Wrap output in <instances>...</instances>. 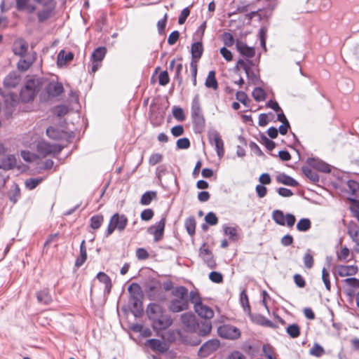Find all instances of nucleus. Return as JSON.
Masks as SVG:
<instances>
[{
  "label": "nucleus",
  "mask_w": 359,
  "mask_h": 359,
  "mask_svg": "<svg viewBox=\"0 0 359 359\" xmlns=\"http://www.w3.org/2000/svg\"><path fill=\"white\" fill-rule=\"evenodd\" d=\"M147 314L154 330H166L172 323L171 316L167 314L163 308L158 304L150 303L147 308Z\"/></svg>",
  "instance_id": "1"
},
{
  "label": "nucleus",
  "mask_w": 359,
  "mask_h": 359,
  "mask_svg": "<svg viewBox=\"0 0 359 359\" xmlns=\"http://www.w3.org/2000/svg\"><path fill=\"white\" fill-rule=\"evenodd\" d=\"M191 113L194 126L198 128H203L205 126V118L201 107L198 95H196L192 100Z\"/></svg>",
  "instance_id": "2"
},
{
  "label": "nucleus",
  "mask_w": 359,
  "mask_h": 359,
  "mask_svg": "<svg viewBox=\"0 0 359 359\" xmlns=\"http://www.w3.org/2000/svg\"><path fill=\"white\" fill-rule=\"evenodd\" d=\"M130 294V303L137 311H142V290L139 284L133 283L128 288Z\"/></svg>",
  "instance_id": "3"
},
{
  "label": "nucleus",
  "mask_w": 359,
  "mask_h": 359,
  "mask_svg": "<svg viewBox=\"0 0 359 359\" xmlns=\"http://www.w3.org/2000/svg\"><path fill=\"white\" fill-rule=\"evenodd\" d=\"M39 82L30 79L28 80L24 88L21 89L20 98L23 102H29L32 100L39 91Z\"/></svg>",
  "instance_id": "4"
},
{
  "label": "nucleus",
  "mask_w": 359,
  "mask_h": 359,
  "mask_svg": "<svg viewBox=\"0 0 359 359\" xmlns=\"http://www.w3.org/2000/svg\"><path fill=\"white\" fill-rule=\"evenodd\" d=\"M128 224V219L126 215L118 213L114 214L110 218L106 232V236H110L116 229L123 231Z\"/></svg>",
  "instance_id": "5"
},
{
  "label": "nucleus",
  "mask_w": 359,
  "mask_h": 359,
  "mask_svg": "<svg viewBox=\"0 0 359 359\" xmlns=\"http://www.w3.org/2000/svg\"><path fill=\"white\" fill-rule=\"evenodd\" d=\"M208 138L210 144L215 147L219 158H222L224 155V142L219 133L215 129L209 130L208 132Z\"/></svg>",
  "instance_id": "6"
},
{
  "label": "nucleus",
  "mask_w": 359,
  "mask_h": 359,
  "mask_svg": "<svg viewBox=\"0 0 359 359\" xmlns=\"http://www.w3.org/2000/svg\"><path fill=\"white\" fill-rule=\"evenodd\" d=\"M37 151L43 157L47 156H55L62 150V147L58 144H50L46 141H41L36 146Z\"/></svg>",
  "instance_id": "7"
},
{
  "label": "nucleus",
  "mask_w": 359,
  "mask_h": 359,
  "mask_svg": "<svg viewBox=\"0 0 359 359\" xmlns=\"http://www.w3.org/2000/svg\"><path fill=\"white\" fill-rule=\"evenodd\" d=\"M272 219L280 226H287L288 228H292L296 222V218L294 215L287 213L284 215L283 212L280 210H275L272 212Z\"/></svg>",
  "instance_id": "8"
},
{
  "label": "nucleus",
  "mask_w": 359,
  "mask_h": 359,
  "mask_svg": "<svg viewBox=\"0 0 359 359\" xmlns=\"http://www.w3.org/2000/svg\"><path fill=\"white\" fill-rule=\"evenodd\" d=\"M107 53L105 47H98L92 53L90 56V65L88 66V72L95 73L102 65V62Z\"/></svg>",
  "instance_id": "9"
},
{
  "label": "nucleus",
  "mask_w": 359,
  "mask_h": 359,
  "mask_svg": "<svg viewBox=\"0 0 359 359\" xmlns=\"http://www.w3.org/2000/svg\"><path fill=\"white\" fill-rule=\"evenodd\" d=\"M217 333L222 338L230 340H236L241 335L238 327L229 324L220 325L217 329Z\"/></svg>",
  "instance_id": "10"
},
{
  "label": "nucleus",
  "mask_w": 359,
  "mask_h": 359,
  "mask_svg": "<svg viewBox=\"0 0 359 359\" xmlns=\"http://www.w3.org/2000/svg\"><path fill=\"white\" fill-rule=\"evenodd\" d=\"M165 226V218L163 217L159 222L147 229L148 233L154 236L155 242L161 241L163 238L164 229Z\"/></svg>",
  "instance_id": "11"
},
{
  "label": "nucleus",
  "mask_w": 359,
  "mask_h": 359,
  "mask_svg": "<svg viewBox=\"0 0 359 359\" xmlns=\"http://www.w3.org/2000/svg\"><path fill=\"white\" fill-rule=\"evenodd\" d=\"M252 62L249 60L245 61L242 59H240L237 62V66H239L241 68H243L248 79L252 81L253 83H255L257 81L258 82L259 81V75L252 69Z\"/></svg>",
  "instance_id": "12"
},
{
  "label": "nucleus",
  "mask_w": 359,
  "mask_h": 359,
  "mask_svg": "<svg viewBox=\"0 0 359 359\" xmlns=\"http://www.w3.org/2000/svg\"><path fill=\"white\" fill-rule=\"evenodd\" d=\"M199 257L209 268L214 269L216 266V262L213 258L212 253L209 250L208 245L205 243L199 249Z\"/></svg>",
  "instance_id": "13"
},
{
  "label": "nucleus",
  "mask_w": 359,
  "mask_h": 359,
  "mask_svg": "<svg viewBox=\"0 0 359 359\" xmlns=\"http://www.w3.org/2000/svg\"><path fill=\"white\" fill-rule=\"evenodd\" d=\"M219 347V341L217 339H211L204 343L198 351V355L206 357L216 351Z\"/></svg>",
  "instance_id": "14"
},
{
  "label": "nucleus",
  "mask_w": 359,
  "mask_h": 359,
  "mask_svg": "<svg viewBox=\"0 0 359 359\" xmlns=\"http://www.w3.org/2000/svg\"><path fill=\"white\" fill-rule=\"evenodd\" d=\"M189 299L175 298L170 302L168 309L171 312L179 313L189 308Z\"/></svg>",
  "instance_id": "15"
},
{
  "label": "nucleus",
  "mask_w": 359,
  "mask_h": 359,
  "mask_svg": "<svg viewBox=\"0 0 359 359\" xmlns=\"http://www.w3.org/2000/svg\"><path fill=\"white\" fill-rule=\"evenodd\" d=\"M45 90L48 96L57 97L63 93L64 88L61 83L52 81L46 86Z\"/></svg>",
  "instance_id": "16"
},
{
  "label": "nucleus",
  "mask_w": 359,
  "mask_h": 359,
  "mask_svg": "<svg viewBox=\"0 0 359 359\" xmlns=\"http://www.w3.org/2000/svg\"><path fill=\"white\" fill-rule=\"evenodd\" d=\"M236 49L241 55L247 57L252 58L255 55V50L253 47L248 46L245 42L241 41H237Z\"/></svg>",
  "instance_id": "17"
},
{
  "label": "nucleus",
  "mask_w": 359,
  "mask_h": 359,
  "mask_svg": "<svg viewBox=\"0 0 359 359\" xmlns=\"http://www.w3.org/2000/svg\"><path fill=\"white\" fill-rule=\"evenodd\" d=\"M20 81V75L16 72H12L4 79V84L8 88H15Z\"/></svg>",
  "instance_id": "18"
},
{
  "label": "nucleus",
  "mask_w": 359,
  "mask_h": 359,
  "mask_svg": "<svg viewBox=\"0 0 359 359\" xmlns=\"http://www.w3.org/2000/svg\"><path fill=\"white\" fill-rule=\"evenodd\" d=\"M28 50V43L22 39H17L13 43V51L15 55L25 56Z\"/></svg>",
  "instance_id": "19"
},
{
  "label": "nucleus",
  "mask_w": 359,
  "mask_h": 359,
  "mask_svg": "<svg viewBox=\"0 0 359 359\" xmlns=\"http://www.w3.org/2000/svg\"><path fill=\"white\" fill-rule=\"evenodd\" d=\"M17 164V159L15 155L10 154L5 156L0 161V168L8 170L14 168Z\"/></svg>",
  "instance_id": "20"
},
{
  "label": "nucleus",
  "mask_w": 359,
  "mask_h": 359,
  "mask_svg": "<svg viewBox=\"0 0 359 359\" xmlns=\"http://www.w3.org/2000/svg\"><path fill=\"white\" fill-rule=\"evenodd\" d=\"M194 311L201 318L205 319H210L214 316L213 310L203 303L200 305L196 306Z\"/></svg>",
  "instance_id": "21"
},
{
  "label": "nucleus",
  "mask_w": 359,
  "mask_h": 359,
  "mask_svg": "<svg viewBox=\"0 0 359 359\" xmlns=\"http://www.w3.org/2000/svg\"><path fill=\"white\" fill-rule=\"evenodd\" d=\"M308 162L311 167L320 172L328 173L331 171L330 165L322 161L321 160L311 158L309 159Z\"/></svg>",
  "instance_id": "22"
},
{
  "label": "nucleus",
  "mask_w": 359,
  "mask_h": 359,
  "mask_svg": "<svg viewBox=\"0 0 359 359\" xmlns=\"http://www.w3.org/2000/svg\"><path fill=\"white\" fill-rule=\"evenodd\" d=\"M223 233L227 236L230 241H236L239 238L240 228L238 226H227L224 225L222 227Z\"/></svg>",
  "instance_id": "23"
},
{
  "label": "nucleus",
  "mask_w": 359,
  "mask_h": 359,
  "mask_svg": "<svg viewBox=\"0 0 359 359\" xmlns=\"http://www.w3.org/2000/svg\"><path fill=\"white\" fill-rule=\"evenodd\" d=\"M358 267L354 265H342L338 267V274L341 277L353 276L358 273Z\"/></svg>",
  "instance_id": "24"
},
{
  "label": "nucleus",
  "mask_w": 359,
  "mask_h": 359,
  "mask_svg": "<svg viewBox=\"0 0 359 359\" xmlns=\"http://www.w3.org/2000/svg\"><path fill=\"white\" fill-rule=\"evenodd\" d=\"M47 135L55 140H62L66 137V133L55 127L50 126L46 129Z\"/></svg>",
  "instance_id": "25"
},
{
  "label": "nucleus",
  "mask_w": 359,
  "mask_h": 359,
  "mask_svg": "<svg viewBox=\"0 0 359 359\" xmlns=\"http://www.w3.org/2000/svg\"><path fill=\"white\" fill-rule=\"evenodd\" d=\"M276 180L278 183L290 186V187H297L299 185V183L297 181H296L294 179H293L292 177L285 174V173H280L277 175Z\"/></svg>",
  "instance_id": "26"
},
{
  "label": "nucleus",
  "mask_w": 359,
  "mask_h": 359,
  "mask_svg": "<svg viewBox=\"0 0 359 359\" xmlns=\"http://www.w3.org/2000/svg\"><path fill=\"white\" fill-rule=\"evenodd\" d=\"M146 345L149 346L153 351H158L163 353L166 351L165 344L156 339H151L146 341Z\"/></svg>",
  "instance_id": "27"
},
{
  "label": "nucleus",
  "mask_w": 359,
  "mask_h": 359,
  "mask_svg": "<svg viewBox=\"0 0 359 359\" xmlns=\"http://www.w3.org/2000/svg\"><path fill=\"white\" fill-rule=\"evenodd\" d=\"M191 53L192 60L198 61L202 56L203 53V46L201 42L197 41L191 45Z\"/></svg>",
  "instance_id": "28"
},
{
  "label": "nucleus",
  "mask_w": 359,
  "mask_h": 359,
  "mask_svg": "<svg viewBox=\"0 0 359 359\" xmlns=\"http://www.w3.org/2000/svg\"><path fill=\"white\" fill-rule=\"evenodd\" d=\"M182 324L188 329H192L196 325L195 316L191 313H185L181 316Z\"/></svg>",
  "instance_id": "29"
},
{
  "label": "nucleus",
  "mask_w": 359,
  "mask_h": 359,
  "mask_svg": "<svg viewBox=\"0 0 359 359\" xmlns=\"http://www.w3.org/2000/svg\"><path fill=\"white\" fill-rule=\"evenodd\" d=\"M353 216L355 217L358 222H359V212H352ZM348 233L353 240L358 245H359V229L350 226L348 229Z\"/></svg>",
  "instance_id": "30"
},
{
  "label": "nucleus",
  "mask_w": 359,
  "mask_h": 359,
  "mask_svg": "<svg viewBox=\"0 0 359 359\" xmlns=\"http://www.w3.org/2000/svg\"><path fill=\"white\" fill-rule=\"evenodd\" d=\"M74 58V54L72 52H66L62 50L57 55V65L59 66L65 65L67 62L72 61Z\"/></svg>",
  "instance_id": "31"
},
{
  "label": "nucleus",
  "mask_w": 359,
  "mask_h": 359,
  "mask_svg": "<svg viewBox=\"0 0 359 359\" xmlns=\"http://www.w3.org/2000/svg\"><path fill=\"white\" fill-rule=\"evenodd\" d=\"M36 298L39 303L48 305L52 302V297L48 289L42 290L36 293Z\"/></svg>",
  "instance_id": "32"
},
{
  "label": "nucleus",
  "mask_w": 359,
  "mask_h": 359,
  "mask_svg": "<svg viewBox=\"0 0 359 359\" xmlns=\"http://www.w3.org/2000/svg\"><path fill=\"white\" fill-rule=\"evenodd\" d=\"M85 244L86 242L84 240H83L80 245V255L76 258L75 261V266L77 268L81 266L87 259V252Z\"/></svg>",
  "instance_id": "33"
},
{
  "label": "nucleus",
  "mask_w": 359,
  "mask_h": 359,
  "mask_svg": "<svg viewBox=\"0 0 359 359\" xmlns=\"http://www.w3.org/2000/svg\"><path fill=\"white\" fill-rule=\"evenodd\" d=\"M157 194L154 191H146L141 197L140 203L142 205H149L151 201L156 199Z\"/></svg>",
  "instance_id": "34"
},
{
  "label": "nucleus",
  "mask_w": 359,
  "mask_h": 359,
  "mask_svg": "<svg viewBox=\"0 0 359 359\" xmlns=\"http://www.w3.org/2000/svg\"><path fill=\"white\" fill-rule=\"evenodd\" d=\"M205 85L208 88H212L217 90L218 88V83L215 78V72L210 71L206 78Z\"/></svg>",
  "instance_id": "35"
},
{
  "label": "nucleus",
  "mask_w": 359,
  "mask_h": 359,
  "mask_svg": "<svg viewBox=\"0 0 359 359\" xmlns=\"http://www.w3.org/2000/svg\"><path fill=\"white\" fill-rule=\"evenodd\" d=\"M54 9L46 8L37 12V18L39 22H43L48 20L53 15Z\"/></svg>",
  "instance_id": "36"
},
{
  "label": "nucleus",
  "mask_w": 359,
  "mask_h": 359,
  "mask_svg": "<svg viewBox=\"0 0 359 359\" xmlns=\"http://www.w3.org/2000/svg\"><path fill=\"white\" fill-rule=\"evenodd\" d=\"M96 278L99 280L100 282L104 284L105 290L107 291V292H109L111 288V280L109 276L104 272H99L97 274Z\"/></svg>",
  "instance_id": "37"
},
{
  "label": "nucleus",
  "mask_w": 359,
  "mask_h": 359,
  "mask_svg": "<svg viewBox=\"0 0 359 359\" xmlns=\"http://www.w3.org/2000/svg\"><path fill=\"white\" fill-rule=\"evenodd\" d=\"M303 173L313 182H318L319 181V176L316 170L310 167H303Z\"/></svg>",
  "instance_id": "38"
},
{
  "label": "nucleus",
  "mask_w": 359,
  "mask_h": 359,
  "mask_svg": "<svg viewBox=\"0 0 359 359\" xmlns=\"http://www.w3.org/2000/svg\"><path fill=\"white\" fill-rule=\"evenodd\" d=\"M286 332L291 338H297L300 335V327L296 323L290 324L286 327Z\"/></svg>",
  "instance_id": "39"
},
{
  "label": "nucleus",
  "mask_w": 359,
  "mask_h": 359,
  "mask_svg": "<svg viewBox=\"0 0 359 359\" xmlns=\"http://www.w3.org/2000/svg\"><path fill=\"white\" fill-rule=\"evenodd\" d=\"M212 330V325L210 322L203 321L198 325V334L200 336H207Z\"/></svg>",
  "instance_id": "40"
},
{
  "label": "nucleus",
  "mask_w": 359,
  "mask_h": 359,
  "mask_svg": "<svg viewBox=\"0 0 359 359\" xmlns=\"http://www.w3.org/2000/svg\"><path fill=\"white\" fill-rule=\"evenodd\" d=\"M311 227V222L309 219L302 218L299 219L296 225V228L299 231L305 232Z\"/></svg>",
  "instance_id": "41"
},
{
  "label": "nucleus",
  "mask_w": 359,
  "mask_h": 359,
  "mask_svg": "<svg viewBox=\"0 0 359 359\" xmlns=\"http://www.w3.org/2000/svg\"><path fill=\"white\" fill-rule=\"evenodd\" d=\"M173 296L180 299H188V290L184 286L176 287L172 292Z\"/></svg>",
  "instance_id": "42"
},
{
  "label": "nucleus",
  "mask_w": 359,
  "mask_h": 359,
  "mask_svg": "<svg viewBox=\"0 0 359 359\" xmlns=\"http://www.w3.org/2000/svg\"><path fill=\"white\" fill-rule=\"evenodd\" d=\"M186 229L189 235H194L196 229V220L194 217H190L185 220Z\"/></svg>",
  "instance_id": "43"
},
{
  "label": "nucleus",
  "mask_w": 359,
  "mask_h": 359,
  "mask_svg": "<svg viewBox=\"0 0 359 359\" xmlns=\"http://www.w3.org/2000/svg\"><path fill=\"white\" fill-rule=\"evenodd\" d=\"M43 180L42 177L27 179L25 182V187L29 190H32L35 189Z\"/></svg>",
  "instance_id": "44"
},
{
  "label": "nucleus",
  "mask_w": 359,
  "mask_h": 359,
  "mask_svg": "<svg viewBox=\"0 0 359 359\" xmlns=\"http://www.w3.org/2000/svg\"><path fill=\"white\" fill-rule=\"evenodd\" d=\"M252 97L257 102H262L265 100L266 94L262 88L257 87L253 90Z\"/></svg>",
  "instance_id": "45"
},
{
  "label": "nucleus",
  "mask_w": 359,
  "mask_h": 359,
  "mask_svg": "<svg viewBox=\"0 0 359 359\" xmlns=\"http://www.w3.org/2000/svg\"><path fill=\"white\" fill-rule=\"evenodd\" d=\"M104 221V217L101 215H94L90 218V226L94 229H97L100 227Z\"/></svg>",
  "instance_id": "46"
},
{
  "label": "nucleus",
  "mask_w": 359,
  "mask_h": 359,
  "mask_svg": "<svg viewBox=\"0 0 359 359\" xmlns=\"http://www.w3.org/2000/svg\"><path fill=\"white\" fill-rule=\"evenodd\" d=\"M34 60L32 58L21 59L18 62V69L24 72L27 70L32 65Z\"/></svg>",
  "instance_id": "47"
},
{
  "label": "nucleus",
  "mask_w": 359,
  "mask_h": 359,
  "mask_svg": "<svg viewBox=\"0 0 359 359\" xmlns=\"http://www.w3.org/2000/svg\"><path fill=\"white\" fill-rule=\"evenodd\" d=\"M347 187L348 192H350L352 196H356L357 193L359 191V183L355 180H350L347 182Z\"/></svg>",
  "instance_id": "48"
},
{
  "label": "nucleus",
  "mask_w": 359,
  "mask_h": 359,
  "mask_svg": "<svg viewBox=\"0 0 359 359\" xmlns=\"http://www.w3.org/2000/svg\"><path fill=\"white\" fill-rule=\"evenodd\" d=\"M311 355L320 357L325 353V350L320 344L316 343L309 351Z\"/></svg>",
  "instance_id": "49"
},
{
  "label": "nucleus",
  "mask_w": 359,
  "mask_h": 359,
  "mask_svg": "<svg viewBox=\"0 0 359 359\" xmlns=\"http://www.w3.org/2000/svg\"><path fill=\"white\" fill-rule=\"evenodd\" d=\"M240 302L243 307V309L245 311L250 312V306L248 301V297L245 291H242L240 294Z\"/></svg>",
  "instance_id": "50"
},
{
  "label": "nucleus",
  "mask_w": 359,
  "mask_h": 359,
  "mask_svg": "<svg viewBox=\"0 0 359 359\" xmlns=\"http://www.w3.org/2000/svg\"><path fill=\"white\" fill-rule=\"evenodd\" d=\"M189 301L191 302V303L194 304V308L196 307V306L202 304L201 298L200 297L199 293L197 291L194 290L190 292Z\"/></svg>",
  "instance_id": "51"
},
{
  "label": "nucleus",
  "mask_w": 359,
  "mask_h": 359,
  "mask_svg": "<svg viewBox=\"0 0 359 359\" xmlns=\"http://www.w3.org/2000/svg\"><path fill=\"white\" fill-rule=\"evenodd\" d=\"M172 114L175 119L179 121L185 120V116L183 109L180 107H174L172 108Z\"/></svg>",
  "instance_id": "52"
},
{
  "label": "nucleus",
  "mask_w": 359,
  "mask_h": 359,
  "mask_svg": "<svg viewBox=\"0 0 359 359\" xmlns=\"http://www.w3.org/2000/svg\"><path fill=\"white\" fill-rule=\"evenodd\" d=\"M303 261H304V266L307 269H311L313 267V255L311 253L310 250H308L306 253L304 255V256L303 257Z\"/></svg>",
  "instance_id": "53"
},
{
  "label": "nucleus",
  "mask_w": 359,
  "mask_h": 359,
  "mask_svg": "<svg viewBox=\"0 0 359 359\" xmlns=\"http://www.w3.org/2000/svg\"><path fill=\"white\" fill-rule=\"evenodd\" d=\"M69 111V107L66 105L62 104L55 107L53 109V112L58 117H62L66 115Z\"/></svg>",
  "instance_id": "54"
},
{
  "label": "nucleus",
  "mask_w": 359,
  "mask_h": 359,
  "mask_svg": "<svg viewBox=\"0 0 359 359\" xmlns=\"http://www.w3.org/2000/svg\"><path fill=\"white\" fill-rule=\"evenodd\" d=\"M205 221L209 225L213 226L218 223V218L214 212H210L205 215Z\"/></svg>",
  "instance_id": "55"
},
{
  "label": "nucleus",
  "mask_w": 359,
  "mask_h": 359,
  "mask_svg": "<svg viewBox=\"0 0 359 359\" xmlns=\"http://www.w3.org/2000/svg\"><path fill=\"white\" fill-rule=\"evenodd\" d=\"M322 279L325 284L326 289L330 291L331 288V284L330 281V273L325 268L322 270Z\"/></svg>",
  "instance_id": "56"
},
{
  "label": "nucleus",
  "mask_w": 359,
  "mask_h": 359,
  "mask_svg": "<svg viewBox=\"0 0 359 359\" xmlns=\"http://www.w3.org/2000/svg\"><path fill=\"white\" fill-rule=\"evenodd\" d=\"M34 1L46 8L55 9V0H34Z\"/></svg>",
  "instance_id": "57"
},
{
  "label": "nucleus",
  "mask_w": 359,
  "mask_h": 359,
  "mask_svg": "<svg viewBox=\"0 0 359 359\" xmlns=\"http://www.w3.org/2000/svg\"><path fill=\"white\" fill-rule=\"evenodd\" d=\"M177 147L180 149H186L190 147V141L187 137H183L177 140Z\"/></svg>",
  "instance_id": "58"
},
{
  "label": "nucleus",
  "mask_w": 359,
  "mask_h": 359,
  "mask_svg": "<svg viewBox=\"0 0 359 359\" xmlns=\"http://www.w3.org/2000/svg\"><path fill=\"white\" fill-rule=\"evenodd\" d=\"M209 278L211 281L215 283H220L223 280L222 275L217 271H212L209 274Z\"/></svg>",
  "instance_id": "59"
},
{
  "label": "nucleus",
  "mask_w": 359,
  "mask_h": 359,
  "mask_svg": "<svg viewBox=\"0 0 359 359\" xmlns=\"http://www.w3.org/2000/svg\"><path fill=\"white\" fill-rule=\"evenodd\" d=\"M170 81V78L167 71H163L158 76V83L161 86H165Z\"/></svg>",
  "instance_id": "60"
},
{
  "label": "nucleus",
  "mask_w": 359,
  "mask_h": 359,
  "mask_svg": "<svg viewBox=\"0 0 359 359\" xmlns=\"http://www.w3.org/2000/svg\"><path fill=\"white\" fill-rule=\"evenodd\" d=\"M154 212L151 209L144 210L140 215V217L143 221H149L154 217Z\"/></svg>",
  "instance_id": "61"
},
{
  "label": "nucleus",
  "mask_w": 359,
  "mask_h": 359,
  "mask_svg": "<svg viewBox=\"0 0 359 359\" xmlns=\"http://www.w3.org/2000/svg\"><path fill=\"white\" fill-rule=\"evenodd\" d=\"M223 41L226 46H231L234 43L233 36L229 32H225L222 37Z\"/></svg>",
  "instance_id": "62"
},
{
  "label": "nucleus",
  "mask_w": 359,
  "mask_h": 359,
  "mask_svg": "<svg viewBox=\"0 0 359 359\" xmlns=\"http://www.w3.org/2000/svg\"><path fill=\"white\" fill-rule=\"evenodd\" d=\"M163 160V156L161 154H153L151 155L149 163L151 165H155L157 163L161 162Z\"/></svg>",
  "instance_id": "63"
},
{
  "label": "nucleus",
  "mask_w": 359,
  "mask_h": 359,
  "mask_svg": "<svg viewBox=\"0 0 359 359\" xmlns=\"http://www.w3.org/2000/svg\"><path fill=\"white\" fill-rule=\"evenodd\" d=\"M344 281L352 288H359V280L355 278H347Z\"/></svg>",
  "instance_id": "64"
}]
</instances>
